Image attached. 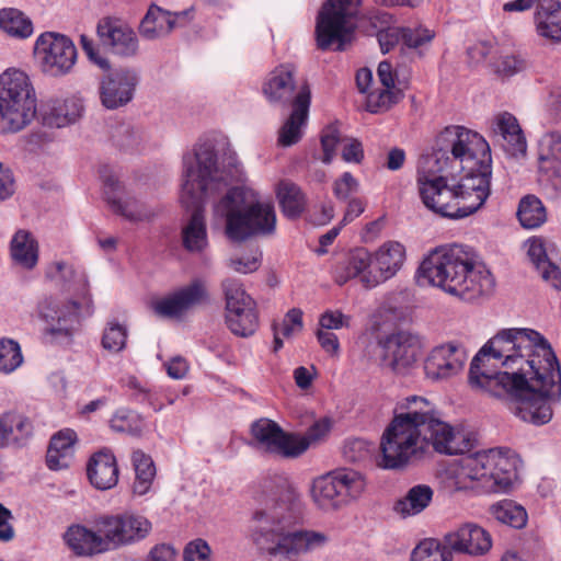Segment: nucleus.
Here are the masks:
<instances>
[{"mask_svg": "<svg viewBox=\"0 0 561 561\" xmlns=\"http://www.w3.org/2000/svg\"><path fill=\"white\" fill-rule=\"evenodd\" d=\"M472 389L517 403L525 422L542 425L552 419L561 399V373L547 340L531 329H503L472 358Z\"/></svg>", "mask_w": 561, "mask_h": 561, "instance_id": "1", "label": "nucleus"}, {"mask_svg": "<svg viewBox=\"0 0 561 561\" xmlns=\"http://www.w3.org/2000/svg\"><path fill=\"white\" fill-rule=\"evenodd\" d=\"M255 499L257 505L249 520V536L268 561H299L300 556L329 541L323 533L297 528L302 519L301 500L285 477L264 478Z\"/></svg>", "mask_w": 561, "mask_h": 561, "instance_id": "2", "label": "nucleus"}, {"mask_svg": "<svg viewBox=\"0 0 561 561\" xmlns=\"http://www.w3.org/2000/svg\"><path fill=\"white\" fill-rule=\"evenodd\" d=\"M400 408L405 411L394 414L381 437L383 468H401L422 457L430 446L446 455L463 454L472 448L469 434L455 431L442 421L426 399L412 396Z\"/></svg>", "mask_w": 561, "mask_h": 561, "instance_id": "3", "label": "nucleus"}, {"mask_svg": "<svg viewBox=\"0 0 561 561\" xmlns=\"http://www.w3.org/2000/svg\"><path fill=\"white\" fill-rule=\"evenodd\" d=\"M433 173L466 171L457 182L460 216L465 218L482 207L490 195L491 152L486 140L462 126H448L436 138L433 152L423 161Z\"/></svg>", "mask_w": 561, "mask_h": 561, "instance_id": "4", "label": "nucleus"}, {"mask_svg": "<svg viewBox=\"0 0 561 561\" xmlns=\"http://www.w3.org/2000/svg\"><path fill=\"white\" fill-rule=\"evenodd\" d=\"M183 184L181 202L192 208L188 222L182 228V244L190 253H203L208 248V236L204 217L207 198L224 192L238 174V163L230 156L219 161L211 141L198 144L193 156L183 158Z\"/></svg>", "mask_w": 561, "mask_h": 561, "instance_id": "5", "label": "nucleus"}, {"mask_svg": "<svg viewBox=\"0 0 561 561\" xmlns=\"http://www.w3.org/2000/svg\"><path fill=\"white\" fill-rule=\"evenodd\" d=\"M419 282H427L463 300L489 295L494 278L472 251L460 244L440 247L431 252L419 268Z\"/></svg>", "mask_w": 561, "mask_h": 561, "instance_id": "6", "label": "nucleus"}, {"mask_svg": "<svg viewBox=\"0 0 561 561\" xmlns=\"http://www.w3.org/2000/svg\"><path fill=\"white\" fill-rule=\"evenodd\" d=\"M214 217L225 222V233L233 242H243L256 236L273 234L276 214L268 202L244 187H233L214 205Z\"/></svg>", "mask_w": 561, "mask_h": 561, "instance_id": "7", "label": "nucleus"}, {"mask_svg": "<svg viewBox=\"0 0 561 561\" xmlns=\"http://www.w3.org/2000/svg\"><path fill=\"white\" fill-rule=\"evenodd\" d=\"M515 459L508 449L491 448L463 457L457 470L448 472L451 491L479 488L488 493L507 492L516 479Z\"/></svg>", "mask_w": 561, "mask_h": 561, "instance_id": "8", "label": "nucleus"}, {"mask_svg": "<svg viewBox=\"0 0 561 561\" xmlns=\"http://www.w3.org/2000/svg\"><path fill=\"white\" fill-rule=\"evenodd\" d=\"M47 276L55 282L69 284L68 290L72 291L75 297L64 304L51 297L45 298L38 305V313L48 325V334L56 339H68L79 322L80 309L83 306L90 307L88 280L83 273H77L65 262L53 263Z\"/></svg>", "mask_w": 561, "mask_h": 561, "instance_id": "9", "label": "nucleus"}, {"mask_svg": "<svg viewBox=\"0 0 561 561\" xmlns=\"http://www.w3.org/2000/svg\"><path fill=\"white\" fill-rule=\"evenodd\" d=\"M36 94L27 75L8 69L0 75V134L26 128L36 115Z\"/></svg>", "mask_w": 561, "mask_h": 561, "instance_id": "10", "label": "nucleus"}, {"mask_svg": "<svg viewBox=\"0 0 561 561\" xmlns=\"http://www.w3.org/2000/svg\"><path fill=\"white\" fill-rule=\"evenodd\" d=\"M362 0H325L316 20V43L320 50L344 51L353 43Z\"/></svg>", "mask_w": 561, "mask_h": 561, "instance_id": "11", "label": "nucleus"}, {"mask_svg": "<svg viewBox=\"0 0 561 561\" xmlns=\"http://www.w3.org/2000/svg\"><path fill=\"white\" fill-rule=\"evenodd\" d=\"M364 477L352 469H336L316 478L310 488L314 505L323 512H336L358 499L365 490Z\"/></svg>", "mask_w": 561, "mask_h": 561, "instance_id": "12", "label": "nucleus"}, {"mask_svg": "<svg viewBox=\"0 0 561 561\" xmlns=\"http://www.w3.org/2000/svg\"><path fill=\"white\" fill-rule=\"evenodd\" d=\"M252 446L282 458H296L308 449V442L285 432L275 421L259 419L251 425Z\"/></svg>", "mask_w": 561, "mask_h": 561, "instance_id": "13", "label": "nucleus"}, {"mask_svg": "<svg viewBox=\"0 0 561 561\" xmlns=\"http://www.w3.org/2000/svg\"><path fill=\"white\" fill-rule=\"evenodd\" d=\"M423 157L420 163L417 179L419 192L424 205L435 213L448 218H461L460 197L457 183L448 184L446 179L438 173L426 171L423 168Z\"/></svg>", "mask_w": 561, "mask_h": 561, "instance_id": "14", "label": "nucleus"}, {"mask_svg": "<svg viewBox=\"0 0 561 561\" xmlns=\"http://www.w3.org/2000/svg\"><path fill=\"white\" fill-rule=\"evenodd\" d=\"M379 346L380 366L397 375H405L416 366L423 343L417 334L399 331L387 336Z\"/></svg>", "mask_w": 561, "mask_h": 561, "instance_id": "15", "label": "nucleus"}, {"mask_svg": "<svg viewBox=\"0 0 561 561\" xmlns=\"http://www.w3.org/2000/svg\"><path fill=\"white\" fill-rule=\"evenodd\" d=\"M211 296L206 279L197 277L168 296L157 300L152 308L157 316L181 319L196 307L208 305Z\"/></svg>", "mask_w": 561, "mask_h": 561, "instance_id": "16", "label": "nucleus"}, {"mask_svg": "<svg viewBox=\"0 0 561 561\" xmlns=\"http://www.w3.org/2000/svg\"><path fill=\"white\" fill-rule=\"evenodd\" d=\"M35 54L41 59L43 70L50 76L68 73L77 60L72 41L57 33L42 34L36 41Z\"/></svg>", "mask_w": 561, "mask_h": 561, "instance_id": "17", "label": "nucleus"}, {"mask_svg": "<svg viewBox=\"0 0 561 561\" xmlns=\"http://www.w3.org/2000/svg\"><path fill=\"white\" fill-rule=\"evenodd\" d=\"M104 198L115 214L131 222L150 221L159 213L157 205H151L135 196L125 195L124 187L115 174H102Z\"/></svg>", "mask_w": 561, "mask_h": 561, "instance_id": "18", "label": "nucleus"}, {"mask_svg": "<svg viewBox=\"0 0 561 561\" xmlns=\"http://www.w3.org/2000/svg\"><path fill=\"white\" fill-rule=\"evenodd\" d=\"M100 525L101 533L106 534L110 551L145 539L152 527L145 516L131 513L102 515Z\"/></svg>", "mask_w": 561, "mask_h": 561, "instance_id": "19", "label": "nucleus"}, {"mask_svg": "<svg viewBox=\"0 0 561 561\" xmlns=\"http://www.w3.org/2000/svg\"><path fill=\"white\" fill-rule=\"evenodd\" d=\"M139 73L133 68H119L104 76L99 85L101 104L107 110L126 106L134 99Z\"/></svg>", "mask_w": 561, "mask_h": 561, "instance_id": "20", "label": "nucleus"}, {"mask_svg": "<svg viewBox=\"0 0 561 561\" xmlns=\"http://www.w3.org/2000/svg\"><path fill=\"white\" fill-rule=\"evenodd\" d=\"M466 350L454 342L435 346L424 362L425 376L431 380L449 379L465 367Z\"/></svg>", "mask_w": 561, "mask_h": 561, "instance_id": "21", "label": "nucleus"}, {"mask_svg": "<svg viewBox=\"0 0 561 561\" xmlns=\"http://www.w3.org/2000/svg\"><path fill=\"white\" fill-rule=\"evenodd\" d=\"M296 68L291 64L276 67L270 72L264 85L263 93L266 99L280 106L291 105L295 107L297 96L304 89L310 91L307 83L297 85L295 81Z\"/></svg>", "mask_w": 561, "mask_h": 561, "instance_id": "22", "label": "nucleus"}, {"mask_svg": "<svg viewBox=\"0 0 561 561\" xmlns=\"http://www.w3.org/2000/svg\"><path fill=\"white\" fill-rule=\"evenodd\" d=\"M443 541L453 553L471 557L484 556L492 547L491 535L474 523H465L446 533Z\"/></svg>", "mask_w": 561, "mask_h": 561, "instance_id": "23", "label": "nucleus"}, {"mask_svg": "<svg viewBox=\"0 0 561 561\" xmlns=\"http://www.w3.org/2000/svg\"><path fill=\"white\" fill-rule=\"evenodd\" d=\"M371 266L374 271L362 276V284L373 288L393 277L402 267L405 260V249L397 241L383 243L374 254Z\"/></svg>", "mask_w": 561, "mask_h": 561, "instance_id": "24", "label": "nucleus"}, {"mask_svg": "<svg viewBox=\"0 0 561 561\" xmlns=\"http://www.w3.org/2000/svg\"><path fill=\"white\" fill-rule=\"evenodd\" d=\"M96 33L102 45L115 55L131 57L138 51L136 33L119 20L103 18L98 23Z\"/></svg>", "mask_w": 561, "mask_h": 561, "instance_id": "25", "label": "nucleus"}, {"mask_svg": "<svg viewBox=\"0 0 561 561\" xmlns=\"http://www.w3.org/2000/svg\"><path fill=\"white\" fill-rule=\"evenodd\" d=\"M491 138L511 157L524 156L527 144L516 117L502 112L496 114L490 124Z\"/></svg>", "mask_w": 561, "mask_h": 561, "instance_id": "26", "label": "nucleus"}, {"mask_svg": "<svg viewBox=\"0 0 561 561\" xmlns=\"http://www.w3.org/2000/svg\"><path fill=\"white\" fill-rule=\"evenodd\" d=\"M101 516L93 522L92 528L82 525L70 526L64 535L67 546L77 556H94L110 551L106 534L101 533Z\"/></svg>", "mask_w": 561, "mask_h": 561, "instance_id": "27", "label": "nucleus"}, {"mask_svg": "<svg viewBox=\"0 0 561 561\" xmlns=\"http://www.w3.org/2000/svg\"><path fill=\"white\" fill-rule=\"evenodd\" d=\"M527 255L541 278L549 283L553 288L561 287V270L552 262L553 244L547 243L539 237L530 238L526 241Z\"/></svg>", "mask_w": 561, "mask_h": 561, "instance_id": "28", "label": "nucleus"}, {"mask_svg": "<svg viewBox=\"0 0 561 561\" xmlns=\"http://www.w3.org/2000/svg\"><path fill=\"white\" fill-rule=\"evenodd\" d=\"M87 471L91 484L99 490L112 489L118 482L116 458L110 449L104 448L93 454Z\"/></svg>", "mask_w": 561, "mask_h": 561, "instance_id": "29", "label": "nucleus"}, {"mask_svg": "<svg viewBox=\"0 0 561 561\" xmlns=\"http://www.w3.org/2000/svg\"><path fill=\"white\" fill-rule=\"evenodd\" d=\"M186 15V11L172 13L152 4L140 22L139 32L146 39L167 36L176 27L178 20Z\"/></svg>", "mask_w": 561, "mask_h": 561, "instance_id": "30", "label": "nucleus"}, {"mask_svg": "<svg viewBox=\"0 0 561 561\" xmlns=\"http://www.w3.org/2000/svg\"><path fill=\"white\" fill-rule=\"evenodd\" d=\"M311 93L304 89L297 96L295 107L289 117L279 129L278 142L283 147H290L297 144L302 136V126L307 122Z\"/></svg>", "mask_w": 561, "mask_h": 561, "instance_id": "31", "label": "nucleus"}, {"mask_svg": "<svg viewBox=\"0 0 561 561\" xmlns=\"http://www.w3.org/2000/svg\"><path fill=\"white\" fill-rule=\"evenodd\" d=\"M535 25L539 36L561 42V0H538Z\"/></svg>", "mask_w": 561, "mask_h": 561, "instance_id": "32", "label": "nucleus"}, {"mask_svg": "<svg viewBox=\"0 0 561 561\" xmlns=\"http://www.w3.org/2000/svg\"><path fill=\"white\" fill-rule=\"evenodd\" d=\"M377 76L383 89L369 93L367 98V110L371 113L388 110L391 105L398 103L401 98L399 90H392L394 88V77L390 62L381 61L378 65Z\"/></svg>", "mask_w": 561, "mask_h": 561, "instance_id": "33", "label": "nucleus"}, {"mask_svg": "<svg viewBox=\"0 0 561 561\" xmlns=\"http://www.w3.org/2000/svg\"><path fill=\"white\" fill-rule=\"evenodd\" d=\"M373 263L371 254L364 248L352 250L347 255L341 260L334 270L335 282L343 285L352 278L359 277L368 272Z\"/></svg>", "mask_w": 561, "mask_h": 561, "instance_id": "34", "label": "nucleus"}, {"mask_svg": "<svg viewBox=\"0 0 561 561\" xmlns=\"http://www.w3.org/2000/svg\"><path fill=\"white\" fill-rule=\"evenodd\" d=\"M225 310L227 327L234 335L249 337L257 330L259 316L254 300Z\"/></svg>", "mask_w": 561, "mask_h": 561, "instance_id": "35", "label": "nucleus"}, {"mask_svg": "<svg viewBox=\"0 0 561 561\" xmlns=\"http://www.w3.org/2000/svg\"><path fill=\"white\" fill-rule=\"evenodd\" d=\"M10 255L13 263L24 270H33L38 262V242L24 229L18 230L10 242Z\"/></svg>", "mask_w": 561, "mask_h": 561, "instance_id": "36", "label": "nucleus"}, {"mask_svg": "<svg viewBox=\"0 0 561 561\" xmlns=\"http://www.w3.org/2000/svg\"><path fill=\"white\" fill-rule=\"evenodd\" d=\"M82 112V101L73 96L48 105L42 114V121L48 127L60 128L75 123Z\"/></svg>", "mask_w": 561, "mask_h": 561, "instance_id": "37", "label": "nucleus"}, {"mask_svg": "<svg viewBox=\"0 0 561 561\" xmlns=\"http://www.w3.org/2000/svg\"><path fill=\"white\" fill-rule=\"evenodd\" d=\"M433 489L427 484H416L394 504V511L402 516H413L423 512L432 502Z\"/></svg>", "mask_w": 561, "mask_h": 561, "instance_id": "38", "label": "nucleus"}, {"mask_svg": "<svg viewBox=\"0 0 561 561\" xmlns=\"http://www.w3.org/2000/svg\"><path fill=\"white\" fill-rule=\"evenodd\" d=\"M135 469L133 492L136 495H145L151 489L156 477V467L150 456L142 450H135L131 456Z\"/></svg>", "mask_w": 561, "mask_h": 561, "instance_id": "39", "label": "nucleus"}, {"mask_svg": "<svg viewBox=\"0 0 561 561\" xmlns=\"http://www.w3.org/2000/svg\"><path fill=\"white\" fill-rule=\"evenodd\" d=\"M277 198L284 215L288 218H297L305 210V195L298 185L290 181H282L276 190Z\"/></svg>", "mask_w": 561, "mask_h": 561, "instance_id": "40", "label": "nucleus"}, {"mask_svg": "<svg viewBox=\"0 0 561 561\" xmlns=\"http://www.w3.org/2000/svg\"><path fill=\"white\" fill-rule=\"evenodd\" d=\"M490 513L496 520L513 528H523L527 523L525 508L511 500H503L491 505Z\"/></svg>", "mask_w": 561, "mask_h": 561, "instance_id": "41", "label": "nucleus"}, {"mask_svg": "<svg viewBox=\"0 0 561 561\" xmlns=\"http://www.w3.org/2000/svg\"><path fill=\"white\" fill-rule=\"evenodd\" d=\"M302 328V311L298 308L288 310L282 322H273L272 324L274 333L273 351L276 353L283 347V337L289 339L299 333Z\"/></svg>", "mask_w": 561, "mask_h": 561, "instance_id": "42", "label": "nucleus"}, {"mask_svg": "<svg viewBox=\"0 0 561 561\" xmlns=\"http://www.w3.org/2000/svg\"><path fill=\"white\" fill-rule=\"evenodd\" d=\"M0 28L11 36L25 38L33 33V25L20 10L5 8L0 10Z\"/></svg>", "mask_w": 561, "mask_h": 561, "instance_id": "43", "label": "nucleus"}, {"mask_svg": "<svg viewBox=\"0 0 561 561\" xmlns=\"http://www.w3.org/2000/svg\"><path fill=\"white\" fill-rule=\"evenodd\" d=\"M517 217L524 228L534 229L546 221V208L539 198L534 195H528L522 198L517 210Z\"/></svg>", "mask_w": 561, "mask_h": 561, "instance_id": "44", "label": "nucleus"}, {"mask_svg": "<svg viewBox=\"0 0 561 561\" xmlns=\"http://www.w3.org/2000/svg\"><path fill=\"white\" fill-rule=\"evenodd\" d=\"M411 561H453V552L444 541L426 538L412 550Z\"/></svg>", "mask_w": 561, "mask_h": 561, "instance_id": "45", "label": "nucleus"}, {"mask_svg": "<svg viewBox=\"0 0 561 561\" xmlns=\"http://www.w3.org/2000/svg\"><path fill=\"white\" fill-rule=\"evenodd\" d=\"M5 434L11 443L20 444L33 433L32 421L24 414L10 411L2 414Z\"/></svg>", "mask_w": 561, "mask_h": 561, "instance_id": "46", "label": "nucleus"}, {"mask_svg": "<svg viewBox=\"0 0 561 561\" xmlns=\"http://www.w3.org/2000/svg\"><path fill=\"white\" fill-rule=\"evenodd\" d=\"M111 428L117 433L139 435L144 430V420L139 414L127 409H119L110 421Z\"/></svg>", "mask_w": 561, "mask_h": 561, "instance_id": "47", "label": "nucleus"}, {"mask_svg": "<svg viewBox=\"0 0 561 561\" xmlns=\"http://www.w3.org/2000/svg\"><path fill=\"white\" fill-rule=\"evenodd\" d=\"M220 289L225 299V309L234 306H245L254 300L244 289L243 284L236 277H226L220 282Z\"/></svg>", "mask_w": 561, "mask_h": 561, "instance_id": "48", "label": "nucleus"}, {"mask_svg": "<svg viewBox=\"0 0 561 561\" xmlns=\"http://www.w3.org/2000/svg\"><path fill=\"white\" fill-rule=\"evenodd\" d=\"M23 362L20 345L13 340L0 341V371L8 374L15 370Z\"/></svg>", "mask_w": 561, "mask_h": 561, "instance_id": "49", "label": "nucleus"}, {"mask_svg": "<svg viewBox=\"0 0 561 561\" xmlns=\"http://www.w3.org/2000/svg\"><path fill=\"white\" fill-rule=\"evenodd\" d=\"M127 330L117 322H110L102 336V346L111 353H118L126 346Z\"/></svg>", "mask_w": 561, "mask_h": 561, "instance_id": "50", "label": "nucleus"}, {"mask_svg": "<svg viewBox=\"0 0 561 561\" xmlns=\"http://www.w3.org/2000/svg\"><path fill=\"white\" fill-rule=\"evenodd\" d=\"M112 138L116 146L129 150L139 146L142 140V133L139 128L124 123L114 129Z\"/></svg>", "mask_w": 561, "mask_h": 561, "instance_id": "51", "label": "nucleus"}, {"mask_svg": "<svg viewBox=\"0 0 561 561\" xmlns=\"http://www.w3.org/2000/svg\"><path fill=\"white\" fill-rule=\"evenodd\" d=\"M371 451V445L362 438L347 439L342 449L344 459L353 463L366 461L370 458Z\"/></svg>", "mask_w": 561, "mask_h": 561, "instance_id": "52", "label": "nucleus"}, {"mask_svg": "<svg viewBox=\"0 0 561 561\" xmlns=\"http://www.w3.org/2000/svg\"><path fill=\"white\" fill-rule=\"evenodd\" d=\"M262 261V253L256 250L249 255L240 256V257H229L226 261V264L232 271L240 274H249L255 272Z\"/></svg>", "mask_w": 561, "mask_h": 561, "instance_id": "53", "label": "nucleus"}, {"mask_svg": "<svg viewBox=\"0 0 561 561\" xmlns=\"http://www.w3.org/2000/svg\"><path fill=\"white\" fill-rule=\"evenodd\" d=\"M343 138L335 126H328L321 136V146L323 149L322 161L330 163L334 157L335 148L337 145L343 144Z\"/></svg>", "mask_w": 561, "mask_h": 561, "instance_id": "54", "label": "nucleus"}, {"mask_svg": "<svg viewBox=\"0 0 561 561\" xmlns=\"http://www.w3.org/2000/svg\"><path fill=\"white\" fill-rule=\"evenodd\" d=\"M434 38V32L424 27H403L402 41L410 48H420Z\"/></svg>", "mask_w": 561, "mask_h": 561, "instance_id": "55", "label": "nucleus"}, {"mask_svg": "<svg viewBox=\"0 0 561 561\" xmlns=\"http://www.w3.org/2000/svg\"><path fill=\"white\" fill-rule=\"evenodd\" d=\"M211 549L204 539L188 542L183 551V561H210Z\"/></svg>", "mask_w": 561, "mask_h": 561, "instance_id": "56", "label": "nucleus"}, {"mask_svg": "<svg viewBox=\"0 0 561 561\" xmlns=\"http://www.w3.org/2000/svg\"><path fill=\"white\" fill-rule=\"evenodd\" d=\"M76 442V433L71 430L60 431L55 434L49 443L48 449L71 455Z\"/></svg>", "mask_w": 561, "mask_h": 561, "instance_id": "57", "label": "nucleus"}, {"mask_svg": "<svg viewBox=\"0 0 561 561\" xmlns=\"http://www.w3.org/2000/svg\"><path fill=\"white\" fill-rule=\"evenodd\" d=\"M525 68L526 61L514 55L503 56L496 65V71L506 77L514 76L515 73L523 71Z\"/></svg>", "mask_w": 561, "mask_h": 561, "instance_id": "58", "label": "nucleus"}, {"mask_svg": "<svg viewBox=\"0 0 561 561\" xmlns=\"http://www.w3.org/2000/svg\"><path fill=\"white\" fill-rule=\"evenodd\" d=\"M357 187L358 183L354 176L350 172H345L334 182L333 192L339 199H346L352 193L357 191Z\"/></svg>", "mask_w": 561, "mask_h": 561, "instance_id": "59", "label": "nucleus"}, {"mask_svg": "<svg viewBox=\"0 0 561 561\" xmlns=\"http://www.w3.org/2000/svg\"><path fill=\"white\" fill-rule=\"evenodd\" d=\"M342 158L346 162L359 163L364 158L362 144L354 138H343Z\"/></svg>", "mask_w": 561, "mask_h": 561, "instance_id": "60", "label": "nucleus"}, {"mask_svg": "<svg viewBox=\"0 0 561 561\" xmlns=\"http://www.w3.org/2000/svg\"><path fill=\"white\" fill-rule=\"evenodd\" d=\"M350 317L343 314L341 311H325L320 318V325L322 329L337 330L343 327H348Z\"/></svg>", "mask_w": 561, "mask_h": 561, "instance_id": "61", "label": "nucleus"}, {"mask_svg": "<svg viewBox=\"0 0 561 561\" xmlns=\"http://www.w3.org/2000/svg\"><path fill=\"white\" fill-rule=\"evenodd\" d=\"M402 28H387L378 33V42L383 54L389 53L402 39Z\"/></svg>", "mask_w": 561, "mask_h": 561, "instance_id": "62", "label": "nucleus"}, {"mask_svg": "<svg viewBox=\"0 0 561 561\" xmlns=\"http://www.w3.org/2000/svg\"><path fill=\"white\" fill-rule=\"evenodd\" d=\"M80 44L83 51L87 54L91 61H93L102 69H107L110 67L108 60L100 56L99 49L96 48L92 38L83 34L80 36Z\"/></svg>", "mask_w": 561, "mask_h": 561, "instance_id": "63", "label": "nucleus"}, {"mask_svg": "<svg viewBox=\"0 0 561 561\" xmlns=\"http://www.w3.org/2000/svg\"><path fill=\"white\" fill-rule=\"evenodd\" d=\"M176 560V550L168 543H159L153 546L146 561H175Z\"/></svg>", "mask_w": 561, "mask_h": 561, "instance_id": "64", "label": "nucleus"}]
</instances>
